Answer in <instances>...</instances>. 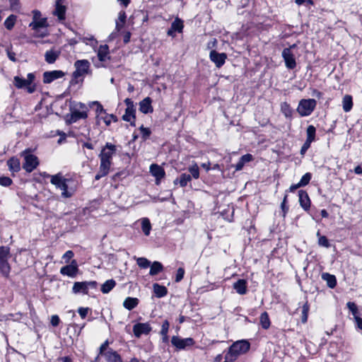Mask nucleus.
<instances>
[{
	"label": "nucleus",
	"mask_w": 362,
	"mask_h": 362,
	"mask_svg": "<svg viewBox=\"0 0 362 362\" xmlns=\"http://www.w3.org/2000/svg\"><path fill=\"white\" fill-rule=\"evenodd\" d=\"M50 182L61 191V197L64 199L72 197L78 187V182L75 178L66 177L61 173L52 175Z\"/></svg>",
	"instance_id": "nucleus-1"
},
{
	"label": "nucleus",
	"mask_w": 362,
	"mask_h": 362,
	"mask_svg": "<svg viewBox=\"0 0 362 362\" xmlns=\"http://www.w3.org/2000/svg\"><path fill=\"white\" fill-rule=\"evenodd\" d=\"M33 14V21L29 26L35 31V35L40 37L47 36L48 34L47 18H42L41 13L38 10H34Z\"/></svg>",
	"instance_id": "nucleus-2"
},
{
	"label": "nucleus",
	"mask_w": 362,
	"mask_h": 362,
	"mask_svg": "<svg viewBox=\"0 0 362 362\" xmlns=\"http://www.w3.org/2000/svg\"><path fill=\"white\" fill-rule=\"evenodd\" d=\"M250 345L247 341H238L230 346L225 358L229 361H234L239 355L245 354L250 349Z\"/></svg>",
	"instance_id": "nucleus-3"
},
{
	"label": "nucleus",
	"mask_w": 362,
	"mask_h": 362,
	"mask_svg": "<svg viewBox=\"0 0 362 362\" xmlns=\"http://www.w3.org/2000/svg\"><path fill=\"white\" fill-rule=\"evenodd\" d=\"M11 257L10 247L0 246V274L5 278H8L11 271V266L8 262Z\"/></svg>",
	"instance_id": "nucleus-4"
},
{
	"label": "nucleus",
	"mask_w": 362,
	"mask_h": 362,
	"mask_svg": "<svg viewBox=\"0 0 362 362\" xmlns=\"http://www.w3.org/2000/svg\"><path fill=\"white\" fill-rule=\"evenodd\" d=\"M21 156L24 158L23 168L27 173H31L39 165L38 158L34 155L30 148H26L21 153Z\"/></svg>",
	"instance_id": "nucleus-5"
},
{
	"label": "nucleus",
	"mask_w": 362,
	"mask_h": 362,
	"mask_svg": "<svg viewBox=\"0 0 362 362\" xmlns=\"http://www.w3.org/2000/svg\"><path fill=\"white\" fill-rule=\"evenodd\" d=\"M35 78V76L33 73H29L27 75L26 79L16 76L13 78V83L17 88H27L28 93H32L35 90V86L33 84Z\"/></svg>",
	"instance_id": "nucleus-6"
},
{
	"label": "nucleus",
	"mask_w": 362,
	"mask_h": 362,
	"mask_svg": "<svg viewBox=\"0 0 362 362\" xmlns=\"http://www.w3.org/2000/svg\"><path fill=\"white\" fill-rule=\"evenodd\" d=\"M316 105L315 99H302L299 101L296 110L301 117H307L312 114Z\"/></svg>",
	"instance_id": "nucleus-7"
},
{
	"label": "nucleus",
	"mask_w": 362,
	"mask_h": 362,
	"mask_svg": "<svg viewBox=\"0 0 362 362\" xmlns=\"http://www.w3.org/2000/svg\"><path fill=\"white\" fill-rule=\"evenodd\" d=\"M76 70L73 73V77L78 79L90 74V63L87 59H79L74 62Z\"/></svg>",
	"instance_id": "nucleus-8"
},
{
	"label": "nucleus",
	"mask_w": 362,
	"mask_h": 362,
	"mask_svg": "<svg viewBox=\"0 0 362 362\" xmlns=\"http://www.w3.org/2000/svg\"><path fill=\"white\" fill-rule=\"evenodd\" d=\"M95 52H97L98 59V62L95 63V66L97 68L105 66L106 63L110 59L109 47L107 45H101Z\"/></svg>",
	"instance_id": "nucleus-9"
},
{
	"label": "nucleus",
	"mask_w": 362,
	"mask_h": 362,
	"mask_svg": "<svg viewBox=\"0 0 362 362\" xmlns=\"http://www.w3.org/2000/svg\"><path fill=\"white\" fill-rule=\"evenodd\" d=\"M124 103L127 105V108L124 115L122 116V119L126 122H130L131 125L135 126L136 108L134 102L130 98H126L124 100Z\"/></svg>",
	"instance_id": "nucleus-10"
},
{
	"label": "nucleus",
	"mask_w": 362,
	"mask_h": 362,
	"mask_svg": "<svg viewBox=\"0 0 362 362\" xmlns=\"http://www.w3.org/2000/svg\"><path fill=\"white\" fill-rule=\"evenodd\" d=\"M97 282L95 281H77L74 284L72 287V292L75 294L83 293L88 294L89 288H95Z\"/></svg>",
	"instance_id": "nucleus-11"
},
{
	"label": "nucleus",
	"mask_w": 362,
	"mask_h": 362,
	"mask_svg": "<svg viewBox=\"0 0 362 362\" xmlns=\"http://www.w3.org/2000/svg\"><path fill=\"white\" fill-rule=\"evenodd\" d=\"M171 344L177 351H180L194 346L195 341L191 337L182 339L178 336H173L171 338Z\"/></svg>",
	"instance_id": "nucleus-12"
},
{
	"label": "nucleus",
	"mask_w": 362,
	"mask_h": 362,
	"mask_svg": "<svg viewBox=\"0 0 362 362\" xmlns=\"http://www.w3.org/2000/svg\"><path fill=\"white\" fill-rule=\"evenodd\" d=\"M116 151L117 149L115 145L111 143H107L105 146L102 148L99 154L100 160H105L112 162V157L115 154Z\"/></svg>",
	"instance_id": "nucleus-13"
},
{
	"label": "nucleus",
	"mask_w": 362,
	"mask_h": 362,
	"mask_svg": "<svg viewBox=\"0 0 362 362\" xmlns=\"http://www.w3.org/2000/svg\"><path fill=\"white\" fill-rule=\"evenodd\" d=\"M88 117V108L85 104L79 103L71 112V120L75 122L80 119H86Z\"/></svg>",
	"instance_id": "nucleus-14"
},
{
	"label": "nucleus",
	"mask_w": 362,
	"mask_h": 362,
	"mask_svg": "<svg viewBox=\"0 0 362 362\" xmlns=\"http://www.w3.org/2000/svg\"><path fill=\"white\" fill-rule=\"evenodd\" d=\"M78 272V268L77 262L75 259H73L71 264L62 267L60 269L61 274L64 276H67L71 278H74Z\"/></svg>",
	"instance_id": "nucleus-15"
},
{
	"label": "nucleus",
	"mask_w": 362,
	"mask_h": 362,
	"mask_svg": "<svg viewBox=\"0 0 362 362\" xmlns=\"http://www.w3.org/2000/svg\"><path fill=\"white\" fill-rule=\"evenodd\" d=\"M294 45L292 46V47ZM282 57L284 59L286 66L289 69H293L296 66L294 54L291 52V47L285 48L282 52Z\"/></svg>",
	"instance_id": "nucleus-16"
},
{
	"label": "nucleus",
	"mask_w": 362,
	"mask_h": 362,
	"mask_svg": "<svg viewBox=\"0 0 362 362\" xmlns=\"http://www.w3.org/2000/svg\"><path fill=\"white\" fill-rule=\"evenodd\" d=\"M184 28V22L182 19L176 17L171 23L170 28L167 31V35L172 37H175V33H182Z\"/></svg>",
	"instance_id": "nucleus-17"
},
{
	"label": "nucleus",
	"mask_w": 362,
	"mask_h": 362,
	"mask_svg": "<svg viewBox=\"0 0 362 362\" xmlns=\"http://www.w3.org/2000/svg\"><path fill=\"white\" fill-rule=\"evenodd\" d=\"M152 328L148 322L137 323L133 327V332L136 337L139 338L142 334H148Z\"/></svg>",
	"instance_id": "nucleus-18"
},
{
	"label": "nucleus",
	"mask_w": 362,
	"mask_h": 362,
	"mask_svg": "<svg viewBox=\"0 0 362 362\" xmlns=\"http://www.w3.org/2000/svg\"><path fill=\"white\" fill-rule=\"evenodd\" d=\"M209 58L216 67L220 68L225 64L227 55L225 53H218L213 49L210 52Z\"/></svg>",
	"instance_id": "nucleus-19"
},
{
	"label": "nucleus",
	"mask_w": 362,
	"mask_h": 362,
	"mask_svg": "<svg viewBox=\"0 0 362 362\" xmlns=\"http://www.w3.org/2000/svg\"><path fill=\"white\" fill-rule=\"evenodd\" d=\"M64 76V72L61 70L45 71L43 74V82L45 83H50L54 80L62 78Z\"/></svg>",
	"instance_id": "nucleus-20"
},
{
	"label": "nucleus",
	"mask_w": 362,
	"mask_h": 362,
	"mask_svg": "<svg viewBox=\"0 0 362 362\" xmlns=\"http://www.w3.org/2000/svg\"><path fill=\"white\" fill-rule=\"evenodd\" d=\"M112 162L105 160H100L99 171L95 176L96 180H99L103 177L106 176L110 170Z\"/></svg>",
	"instance_id": "nucleus-21"
},
{
	"label": "nucleus",
	"mask_w": 362,
	"mask_h": 362,
	"mask_svg": "<svg viewBox=\"0 0 362 362\" xmlns=\"http://www.w3.org/2000/svg\"><path fill=\"white\" fill-rule=\"evenodd\" d=\"M150 173L151 175L156 177V184L159 185L160 180L165 177V173L164 169L157 165V164H151L150 166Z\"/></svg>",
	"instance_id": "nucleus-22"
},
{
	"label": "nucleus",
	"mask_w": 362,
	"mask_h": 362,
	"mask_svg": "<svg viewBox=\"0 0 362 362\" xmlns=\"http://www.w3.org/2000/svg\"><path fill=\"white\" fill-rule=\"evenodd\" d=\"M298 197L300 206L305 211H308L310 207V199L308 193L304 190H300L298 192Z\"/></svg>",
	"instance_id": "nucleus-23"
},
{
	"label": "nucleus",
	"mask_w": 362,
	"mask_h": 362,
	"mask_svg": "<svg viewBox=\"0 0 362 362\" xmlns=\"http://www.w3.org/2000/svg\"><path fill=\"white\" fill-rule=\"evenodd\" d=\"M152 100L149 97L145 98L139 102V110L144 114L151 113L153 108L151 105Z\"/></svg>",
	"instance_id": "nucleus-24"
},
{
	"label": "nucleus",
	"mask_w": 362,
	"mask_h": 362,
	"mask_svg": "<svg viewBox=\"0 0 362 362\" xmlns=\"http://www.w3.org/2000/svg\"><path fill=\"white\" fill-rule=\"evenodd\" d=\"M66 8L62 5V0H57L55 9L53 11V14L58 17L59 20L62 21L65 18Z\"/></svg>",
	"instance_id": "nucleus-25"
},
{
	"label": "nucleus",
	"mask_w": 362,
	"mask_h": 362,
	"mask_svg": "<svg viewBox=\"0 0 362 362\" xmlns=\"http://www.w3.org/2000/svg\"><path fill=\"white\" fill-rule=\"evenodd\" d=\"M117 121V118L115 115L112 114H107L106 112L103 116H98V118L96 119V123L99 124L100 122H103L106 126H109L112 122H116Z\"/></svg>",
	"instance_id": "nucleus-26"
},
{
	"label": "nucleus",
	"mask_w": 362,
	"mask_h": 362,
	"mask_svg": "<svg viewBox=\"0 0 362 362\" xmlns=\"http://www.w3.org/2000/svg\"><path fill=\"white\" fill-rule=\"evenodd\" d=\"M233 288L240 295H244L247 293V281L245 279H239L233 284Z\"/></svg>",
	"instance_id": "nucleus-27"
},
{
	"label": "nucleus",
	"mask_w": 362,
	"mask_h": 362,
	"mask_svg": "<svg viewBox=\"0 0 362 362\" xmlns=\"http://www.w3.org/2000/svg\"><path fill=\"white\" fill-rule=\"evenodd\" d=\"M253 159H254V158L252 154L247 153V154L243 155L240 158L239 161L235 164V170L236 171L241 170L243 168L245 163H247L253 160Z\"/></svg>",
	"instance_id": "nucleus-28"
},
{
	"label": "nucleus",
	"mask_w": 362,
	"mask_h": 362,
	"mask_svg": "<svg viewBox=\"0 0 362 362\" xmlns=\"http://www.w3.org/2000/svg\"><path fill=\"white\" fill-rule=\"evenodd\" d=\"M60 52L56 49L47 50L45 54V61L48 64H53L58 59Z\"/></svg>",
	"instance_id": "nucleus-29"
},
{
	"label": "nucleus",
	"mask_w": 362,
	"mask_h": 362,
	"mask_svg": "<svg viewBox=\"0 0 362 362\" xmlns=\"http://www.w3.org/2000/svg\"><path fill=\"white\" fill-rule=\"evenodd\" d=\"M8 169L12 173H17L21 169V163L19 159L13 157L7 161Z\"/></svg>",
	"instance_id": "nucleus-30"
},
{
	"label": "nucleus",
	"mask_w": 362,
	"mask_h": 362,
	"mask_svg": "<svg viewBox=\"0 0 362 362\" xmlns=\"http://www.w3.org/2000/svg\"><path fill=\"white\" fill-rule=\"evenodd\" d=\"M141 223V230L145 235L148 236L150 235L152 226L150 220L148 218H141L139 220Z\"/></svg>",
	"instance_id": "nucleus-31"
},
{
	"label": "nucleus",
	"mask_w": 362,
	"mask_h": 362,
	"mask_svg": "<svg viewBox=\"0 0 362 362\" xmlns=\"http://www.w3.org/2000/svg\"><path fill=\"white\" fill-rule=\"evenodd\" d=\"M192 180V177L190 175L187 173H182L180 175L179 178H177L174 180V184L177 185L179 184L180 187H184L187 186L188 182H189Z\"/></svg>",
	"instance_id": "nucleus-32"
},
{
	"label": "nucleus",
	"mask_w": 362,
	"mask_h": 362,
	"mask_svg": "<svg viewBox=\"0 0 362 362\" xmlns=\"http://www.w3.org/2000/svg\"><path fill=\"white\" fill-rule=\"evenodd\" d=\"M342 107L345 112H349L353 107V99L351 95H346L342 99Z\"/></svg>",
	"instance_id": "nucleus-33"
},
{
	"label": "nucleus",
	"mask_w": 362,
	"mask_h": 362,
	"mask_svg": "<svg viewBox=\"0 0 362 362\" xmlns=\"http://www.w3.org/2000/svg\"><path fill=\"white\" fill-rule=\"evenodd\" d=\"M103 356L109 362H117L121 360L119 355L112 349L107 351Z\"/></svg>",
	"instance_id": "nucleus-34"
},
{
	"label": "nucleus",
	"mask_w": 362,
	"mask_h": 362,
	"mask_svg": "<svg viewBox=\"0 0 362 362\" xmlns=\"http://www.w3.org/2000/svg\"><path fill=\"white\" fill-rule=\"evenodd\" d=\"M139 304V299L136 298H132V297H127L123 303V306L129 310H131L136 308Z\"/></svg>",
	"instance_id": "nucleus-35"
},
{
	"label": "nucleus",
	"mask_w": 362,
	"mask_h": 362,
	"mask_svg": "<svg viewBox=\"0 0 362 362\" xmlns=\"http://www.w3.org/2000/svg\"><path fill=\"white\" fill-rule=\"evenodd\" d=\"M150 267L149 274L151 276H155L163 270V264L157 261H155L151 264Z\"/></svg>",
	"instance_id": "nucleus-36"
},
{
	"label": "nucleus",
	"mask_w": 362,
	"mask_h": 362,
	"mask_svg": "<svg viewBox=\"0 0 362 362\" xmlns=\"http://www.w3.org/2000/svg\"><path fill=\"white\" fill-rule=\"evenodd\" d=\"M116 286V282L113 279L107 280L104 282L101 286V291L103 293H108L115 286Z\"/></svg>",
	"instance_id": "nucleus-37"
},
{
	"label": "nucleus",
	"mask_w": 362,
	"mask_h": 362,
	"mask_svg": "<svg viewBox=\"0 0 362 362\" xmlns=\"http://www.w3.org/2000/svg\"><path fill=\"white\" fill-rule=\"evenodd\" d=\"M259 322L263 329H267L269 328L271 322L267 312H264L261 314L259 317Z\"/></svg>",
	"instance_id": "nucleus-38"
},
{
	"label": "nucleus",
	"mask_w": 362,
	"mask_h": 362,
	"mask_svg": "<svg viewBox=\"0 0 362 362\" xmlns=\"http://www.w3.org/2000/svg\"><path fill=\"white\" fill-rule=\"evenodd\" d=\"M90 107L95 106V119L98 118V116H103L106 112L103 108V105L98 101H93L89 103Z\"/></svg>",
	"instance_id": "nucleus-39"
},
{
	"label": "nucleus",
	"mask_w": 362,
	"mask_h": 362,
	"mask_svg": "<svg viewBox=\"0 0 362 362\" xmlns=\"http://www.w3.org/2000/svg\"><path fill=\"white\" fill-rule=\"evenodd\" d=\"M322 279L327 281V286L329 288H334L337 285V279L334 275L329 274L328 273H325L322 276Z\"/></svg>",
	"instance_id": "nucleus-40"
},
{
	"label": "nucleus",
	"mask_w": 362,
	"mask_h": 362,
	"mask_svg": "<svg viewBox=\"0 0 362 362\" xmlns=\"http://www.w3.org/2000/svg\"><path fill=\"white\" fill-rule=\"evenodd\" d=\"M127 16L124 11H120L118 15L117 20L116 21L117 31H119L124 26L126 21Z\"/></svg>",
	"instance_id": "nucleus-41"
},
{
	"label": "nucleus",
	"mask_w": 362,
	"mask_h": 362,
	"mask_svg": "<svg viewBox=\"0 0 362 362\" xmlns=\"http://www.w3.org/2000/svg\"><path fill=\"white\" fill-rule=\"evenodd\" d=\"M153 291L158 298H162L165 296L168 292L167 288L165 286H160L158 284H153Z\"/></svg>",
	"instance_id": "nucleus-42"
},
{
	"label": "nucleus",
	"mask_w": 362,
	"mask_h": 362,
	"mask_svg": "<svg viewBox=\"0 0 362 362\" xmlns=\"http://www.w3.org/2000/svg\"><path fill=\"white\" fill-rule=\"evenodd\" d=\"M17 16L15 15H10L4 21V25L8 30H11L16 22Z\"/></svg>",
	"instance_id": "nucleus-43"
},
{
	"label": "nucleus",
	"mask_w": 362,
	"mask_h": 362,
	"mask_svg": "<svg viewBox=\"0 0 362 362\" xmlns=\"http://www.w3.org/2000/svg\"><path fill=\"white\" fill-rule=\"evenodd\" d=\"M281 111L286 117H291L293 112L290 105L286 102H284L281 104Z\"/></svg>",
	"instance_id": "nucleus-44"
},
{
	"label": "nucleus",
	"mask_w": 362,
	"mask_h": 362,
	"mask_svg": "<svg viewBox=\"0 0 362 362\" xmlns=\"http://www.w3.org/2000/svg\"><path fill=\"white\" fill-rule=\"evenodd\" d=\"M307 134V140H310L314 141L315 140V134H316V129L313 125H309L306 130Z\"/></svg>",
	"instance_id": "nucleus-45"
},
{
	"label": "nucleus",
	"mask_w": 362,
	"mask_h": 362,
	"mask_svg": "<svg viewBox=\"0 0 362 362\" xmlns=\"http://www.w3.org/2000/svg\"><path fill=\"white\" fill-rule=\"evenodd\" d=\"M189 172L191 173L192 176L194 179H198L199 177V170L197 163H194L188 168Z\"/></svg>",
	"instance_id": "nucleus-46"
},
{
	"label": "nucleus",
	"mask_w": 362,
	"mask_h": 362,
	"mask_svg": "<svg viewBox=\"0 0 362 362\" xmlns=\"http://www.w3.org/2000/svg\"><path fill=\"white\" fill-rule=\"evenodd\" d=\"M312 178V175L310 173H306L303 177H301L300 182H298V186L304 187L306 186L310 181Z\"/></svg>",
	"instance_id": "nucleus-47"
},
{
	"label": "nucleus",
	"mask_w": 362,
	"mask_h": 362,
	"mask_svg": "<svg viewBox=\"0 0 362 362\" xmlns=\"http://www.w3.org/2000/svg\"><path fill=\"white\" fill-rule=\"evenodd\" d=\"M137 264L141 268H148L151 265V262L145 257H139L136 259Z\"/></svg>",
	"instance_id": "nucleus-48"
},
{
	"label": "nucleus",
	"mask_w": 362,
	"mask_h": 362,
	"mask_svg": "<svg viewBox=\"0 0 362 362\" xmlns=\"http://www.w3.org/2000/svg\"><path fill=\"white\" fill-rule=\"evenodd\" d=\"M317 235L319 237L318 244L320 246H322L325 247H329L330 246L329 240L325 236L320 235L319 232L317 233Z\"/></svg>",
	"instance_id": "nucleus-49"
},
{
	"label": "nucleus",
	"mask_w": 362,
	"mask_h": 362,
	"mask_svg": "<svg viewBox=\"0 0 362 362\" xmlns=\"http://www.w3.org/2000/svg\"><path fill=\"white\" fill-rule=\"evenodd\" d=\"M83 42H85L86 45H88L90 47H92L93 49H94V51L98 48L97 47L98 42L93 37H85L83 39Z\"/></svg>",
	"instance_id": "nucleus-50"
},
{
	"label": "nucleus",
	"mask_w": 362,
	"mask_h": 362,
	"mask_svg": "<svg viewBox=\"0 0 362 362\" xmlns=\"http://www.w3.org/2000/svg\"><path fill=\"white\" fill-rule=\"evenodd\" d=\"M10 4V8L12 11H18L21 8L19 0H8Z\"/></svg>",
	"instance_id": "nucleus-51"
},
{
	"label": "nucleus",
	"mask_w": 362,
	"mask_h": 362,
	"mask_svg": "<svg viewBox=\"0 0 362 362\" xmlns=\"http://www.w3.org/2000/svg\"><path fill=\"white\" fill-rule=\"evenodd\" d=\"M346 305H347V308L349 309V310L351 312L354 317L358 315H357L358 308H357L356 305L354 303L349 302V303H347Z\"/></svg>",
	"instance_id": "nucleus-52"
},
{
	"label": "nucleus",
	"mask_w": 362,
	"mask_h": 362,
	"mask_svg": "<svg viewBox=\"0 0 362 362\" xmlns=\"http://www.w3.org/2000/svg\"><path fill=\"white\" fill-rule=\"evenodd\" d=\"M12 184V180L8 177H0V185L8 187Z\"/></svg>",
	"instance_id": "nucleus-53"
},
{
	"label": "nucleus",
	"mask_w": 362,
	"mask_h": 362,
	"mask_svg": "<svg viewBox=\"0 0 362 362\" xmlns=\"http://www.w3.org/2000/svg\"><path fill=\"white\" fill-rule=\"evenodd\" d=\"M308 310H309V306L307 303H305L303 306V310H302V322H307Z\"/></svg>",
	"instance_id": "nucleus-54"
},
{
	"label": "nucleus",
	"mask_w": 362,
	"mask_h": 362,
	"mask_svg": "<svg viewBox=\"0 0 362 362\" xmlns=\"http://www.w3.org/2000/svg\"><path fill=\"white\" fill-rule=\"evenodd\" d=\"M169 327H170L169 322L168 320H165L162 324L160 334L165 335V334H168Z\"/></svg>",
	"instance_id": "nucleus-55"
},
{
	"label": "nucleus",
	"mask_w": 362,
	"mask_h": 362,
	"mask_svg": "<svg viewBox=\"0 0 362 362\" xmlns=\"http://www.w3.org/2000/svg\"><path fill=\"white\" fill-rule=\"evenodd\" d=\"M140 131L144 139H146L151 133V130L148 128L144 127L143 126L140 127Z\"/></svg>",
	"instance_id": "nucleus-56"
},
{
	"label": "nucleus",
	"mask_w": 362,
	"mask_h": 362,
	"mask_svg": "<svg viewBox=\"0 0 362 362\" xmlns=\"http://www.w3.org/2000/svg\"><path fill=\"white\" fill-rule=\"evenodd\" d=\"M74 254L73 251L68 250L62 256V259H64L66 263H68L70 259L74 257Z\"/></svg>",
	"instance_id": "nucleus-57"
},
{
	"label": "nucleus",
	"mask_w": 362,
	"mask_h": 362,
	"mask_svg": "<svg viewBox=\"0 0 362 362\" xmlns=\"http://www.w3.org/2000/svg\"><path fill=\"white\" fill-rule=\"evenodd\" d=\"M184 274H185L184 269L179 268L177 271V274H176V276H175V281L176 282L180 281L183 279Z\"/></svg>",
	"instance_id": "nucleus-58"
},
{
	"label": "nucleus",
	"mask_w": 362,
	"mask_h": 362,
	"mask_svg": "<svg viewBox=\"0 0 362 362\" xmlns=\"http://www.w3.org/2000/svg\"><path fill=\"white\" fill-rule=\"evenodd\" d=\"M89 310L90 309L88 308L81 307L78 309V313L81 318L84 319L87 316Z\"/></svg>",
	"instance_id": "nucleus-59"
},
{
	"label": "nucleus",
	"mask_w": 362,
	"mask_h": 362,
	"mask_svg": "<svg viewBox=\"0 0 362 362\" xmlns=\"http://www.w3.org/2000/svg\"><path fill=\"white\" fill-rule=\"evenodd\" d=\"M286 200H287V195H285L284 198L283 199V202L281 204V208L284 212V214H283L284 216H286V214L287 213V211L288 210V207L286 206Z\"/></svg>",
	"instance_id": "nucleus-60"
},
{
	"label": "nucleus",
	"mask_w": 362,
	"mask_h": 362,
	"mask_svg": "<svg viewBox=\"0 0 362 362\" xmlns=\"http://www.w3.org/2000/svg\"><path fill=\"white\" fill-rule=\"evenodd\" d=\"M60 320L58 315H54L51 317V324L54 327H57L59 324Z\"/></svg>",
	"instance_id": "nucleus-61"
},
{
	"label": "nucleus",
	"mask_w": 362,
	"mask_h": 362,
	"mask_svg": "<svg viewBox=\"0 0 362 362\" xmlns=\"http://www.w3.org/2000/svg\"><path fill=\"white\" fill-rule=\"evenodd\" d=\"M354 320L357 328L362 330V318L357 315L354 317Z\"/></svg>",
	"instance_id": "nucleus-62"
},
{
	"label": "nucleus",
	"mask_w": 362,
	"mask_h": 362,
	"mask_svg": "<svg viewBox=\"0 0 362 362\" xmlns=\"http://www.w3.org/2000/svg\"><path fill=\"white\" fill-rule=\"evenodd\" d=\"M108 345H109V342L107 340L100 346V355H103L104 353L106 352L105 350L107 348Z\"/></svg>",
	"instance_id": "nucleus-63"
},
{
	"label": "nucleus",
	"mask_w": 362,
	"mask_h": 362,
	"mask_svg": "<svg viewBox=\"0 0 362 362\" xmlns=\"http://www.w3.org/2000/svg\"><path fill=\"white\" fill-rule=\"evenodd\" d=\"M108 345H109V342L107 340L100 346V355H103L104 353L106 352L105 350L107 348Z\"/></svg>",
	"instance_id": "nucleus-64"
}]
</instances>
